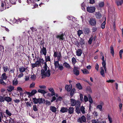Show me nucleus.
<instances>
[{
	"label": "nucleus",
	"mask_w": 123,
	"mask_h": 123,
	"mask_svg": "<svg viewBox=\"0 0 123 123\" xmlns=\"http://www.w3.org/2000/svg\"><path fill=\"white\" fill-rule=\"evenodd\" d=\"M47 68V65L46 63L45 62L44 66L43 67L42 69L41 70V74L42 77L43 78L46 77H49L50 75V70L48 69Z\"/></svg>",
	"instance_id": "obj_1"
},
{
	"label": "nucleus",
	"mask_w": 123,
	"mask_h": 123,
	"mask_svg": "<svg viewBox=\"0 0 123 123\" xmlns=\"http://www.w3.org/2000/svg\"><path fill=\"white\" fill-rule=\"evenodd\" d=\"M70 104L71 106H79L80 105V103L78 100L76 101L75 99L71 98L70 100Z\"/></svg>",
	"instance_id": "obj_2"
},
{
	"label": "nucleus",
	"mask_w": 123,
	"mask_h": 123,
	"mask_svg": "<svg viewBox=\"0 0 123 123\" xmlns=\"http://www.w3.org/2000/svg\"><path fill=\"white\" fill-rule=\"evenodd\" d=\"M36 62L39 66H41V64H45V62H44V60L41 57H39L38 56L36 57Z\"/></svg>",
	"instance_id": "obj_3"
},
{
	"label": "nucleus",
	"mask_w": 123,
	"mask_h": 123,
	"mask_svg": "<svg viewBox=\"0 0 123 123\" xmlns=\"http://www.w3.org/2000/svg\"><path fill=\"white\" fill-rule=\"evenodd\" d=\"M54 65L55 68H58L60 70H62L64 67L62 64H60L58 61H54Z\"/></svg>",
	"instance_id": "obj_4"
},
{
	"label": "nucleus",
	"mask_w": 123,
	"mask_h": 123,
	"mask_svg": "<svg viewBox=\"0 0 123 123\" xmlns=\"http://www.w3.org/2000/svg\"><path fill=\"white\" fill-rule=\"evenodd\" d=\"M64 34L63 32H61L59 33L56 36V37L59 40H64Z\"/></svg>",
	"instance_id": "obj_5"
},
{
	"label": "nucleus",
	"mask_w": 123,
	"mask_h": 123,
	"mask_svg": "<svg viewBox=\"0 0 123 123\" xmlns=\"http://www.w3.org/2000/svg\"><path fill=\"white\" fill-rule=\"evenodd\" d=\"M5 8L4 7V3H1V6L0 7V11H3L5 9H6V8H8L11 6V5H8V4L7 3H5Z\"/></svg>",
	"instance_id": "obj_6"
},
{
	"label": "nucleus",
	"mask_w": 123,
	"mask_h": 123,
	"mask_svg": "<svg viewBox=\"0 0 123 123\" xmlns=\"http://www.w3.org/2000/svg\"><path fill=\"white\" fill-rule=\"evenodd\" d=\"M96 8L94 6L88 7H87L86 9L87 11L89 13H92L94 12Z\"/></svg>",
	"instance_id": "obj_7"
},
{
	"label": "nucleus",
	"mask_w": 123,
	"mask_h": 123,
	"mask_svg": "<svg viewBox=\"0 0 123 123\" xmlns=\"http://www.w3.org/2000/svg\"><path fill=\"white\" fill-rule=\"evenodd\" d=\"M86 117L84 115L82 116L81 117H79L77 120L78 122L80 123H85L86 122Z\"/></svg>",
	"instance_id": "obj_8"
},
{
	"label": "nucleus",
	"mask_w": 123,
	"mask_h": 123,
	"mask_svg": "<svg viewBox=\"0 0 123 123\" xmlns=\"http://www.w3.org/2000/svg\"><path fill=\"white\" fill-rule=\"evenodd\" d=\"M41 50L40 53L41 55H44V56H45L46 55L47 53V50L46 48L43 46V48H42L41 47H40Z\"/></svg>",
	"instance_id": "obj_9"
},
{
	"label": "nucleus",
	"mask_w": 123,
	"mask_h": 123,
	"mask_svg": "<svg viewBox=\"0 0 123 123\" xmlns=\"http://www.w3.org/2000/svg\"><path fill=\"white\" fill-rule=\"evenodd\" d=\"M89 24L92 26H95L96 24V21L95 18H91L89 21Z\"/></svg>",
	"instance_id": "obj_10"
},
{
	"label": "nucleus",
	"mask_w": 123,
	"mask_h": 123,
	"mask_svg": "<svg viewBox=\"0 0 123 123\" xmlns=\"http://www.w3.org/2000/svg\"><path fill=\"white\" fill-rule=\"evenodd\" d=\"M73 73L75 75L78 76L80 74L79 68L74 67L73 69Z\"/></svg>",
	"instance_id": "obj_11"
},
{
	"label": "nucleus",
	"mask_w": 123,
	"mask_h": 123,
	"mask_svg": "<svg viewBox=\"0 0 123 123\" xmlns=\"http://www.w3.org/2000/svg\"><path fill=\"white\" fill-rule=\"evenodd\" d=\"M68 113L69 114H71L74 113V108L73 107H70L68 109Z\"/></svg>",
	"instance_id": "obj_12"
},
{
	"label": "nucleus",
	"mask_w": 123,
	"mask_h": 123,
	"mask_svg": "<svg viewBox=\"0 0 123 123\" xmlns=\"http://www.w3.org/2000/svg\"><path fill=\"white\" fill-rule=\"evenodd\" d=\"M68 111V109L67 108L65 107H62L60 110V112L62 113L67 112Z\"/></svg>",
	"instance_id": "obj_13"
},
{
	"label": "nucleus",
	"mask_w": 123,
	"mask_h": 123,
	"mask_svg": "<svg viewBox=\"0 0 123 123\" xmlns=\"http://www.w3.org/2000/svg\"><path fill=\"white\" fill-rule=\"evenodd\" d=\"M76 55L78 56H80L82 54V51L81 49H78L76 52Z\"/></svg>",
	"instance_id": "obj_14"
},
{
	"label": "nucleus",
	"mask_w": 123,
	"mask_h": 123,
	"mask_svg": "<svg viewBox=\"0 0 123 123\" xmlns=\"http://www.w3.org/2000/svg\"><path fill=\"white\" fill-rule=\"evenodd\" d=\"M65 89L68 92H69L72 89V86L66 85V86Z\"/></svg>",
	"instance_id": "obj_15"
},
{
	"label": "nucleus",
	"mask_w": 123,
	"mask_h": 123,
	"mask_svg": "<svg viewBox=\"0 0 123 123\" xmlns=\"http://www.w3.org/2000/svg\"><path fill=\"white\" fill-rule=\"evenodd\" d=\"M80 105L79 106H76V108L75 111L76 113L78 114L80 113V109L79 108Z\"/></svg>",
	"instance_id": "obj_16"
},
{
	"label": "nucleus",
	"mask_w": 123,
	"mask_h": 123,
	"mask_svg": "<svg viewBox=\"0 0 123 123\" xmlns=\"http://www.w3.org/2000/svg\"><path fill=\"white\" fill-rule=\"evenodd\" d=\"M101 71H100V73L101 74L103 77H104L105 76V72L104 71V68L103 67H101L100 68Z\"/></svg>",
	"instance_id": "obj_17"
},
{
	"label": "nucleus",
	"mask_w": 123,
	"mask_h": 123,
	"mask_svg": "<svg viewBox=\"0 0 123 123\" xmlns=\"http://www.w3.org/2000/svg\"><path fill=\"white\" fill-rule=\"evenodd\" d=\"M4 99L5 100L8 102L11 101L12 100V98L8 97H5L4 98Z\"/></svg>",
	"instance_id": "obj_18"
},
{
	"label": "nucleus",
	"mask_w": 123,
	"mask_h": 123,
	"mask_svg": "<svg viewBox=\"0 0 123 123\" xmlns=\"http://www.w3.org/2000/svg\"><path fill=\"white\" fill-rule=\"evenodd\" d=\"M95 15L96 18L98 19L102 17L101 14L99 12H96Z\"/></svg>",
	"instance_id": "obj_19"
},
{
	"label": "nucleus",
	"mask_w": 123,
	"mask_h": 123,
	"mask_svg": "<svg viewBox=\"0 0 123 123\" xmlns=\"http://www.w3.org/2000/svg\"><path fill=\"white\" fill-rule=\"evenodd\" d=\"M14 87L11 86H10L8 87L7 90L9 92H11L14 90Z\"/></svg>",
	"instance_id": "obj_20"
},
{
	"label": "nucleus",
	"mask_w": 123,
	"mask_h": 123,
	"mask_svg": "<svg viewBox=\"0 0 123 123\" xmlns=\"http://www.w3.org/2000/svg\"><path fill=\"white\" fill-rule=\"evenodd\" d=\"M102 64L103 67L105 69V72L106 73L107 72V68L106 67V63L105 61L103 62Z\"/></svg>",
	"instance_id": "obj_21"
},
{
	"label": "nucleus",
	"mask_w": 123,
	"mask_h": 123,
	"mask_svg": "<svg viewBox=\"0 0 123 123\" xmlns=\"http://www.w3.org/2000/svg\"><path fill=\"white\" fill-rule=\"evenodd\" d=\"M84 32L85 34H88L90 33V29L88 28L85 29L84 30Z\"/></svg>",
	"instance_id": "obj_22"
},
{
	"label": "nucleus",
	"mask_w": 123,
	"mask_h": 123,
	"mask_svg": "<svg viewBox=\"0 0 123 123\" xmlns=\"http://www.w3.org/2000/svg\"><path fill=\"white\" fill-rule=\"evenodd\" d=\"M101 105H98L97 107V109H98L100 111H101L102 110V105H104V103L103 102H102L101 103Z\"/></svg>",
	"instance_id": "obj_23"
},
{
	"label": "nucleus",
	"mask_w": 123,
	"mask_h": 123,
	"mask_svg": "<svg viewBox=\"0 0 123 123\" xmlns=\"http://www.w3.org/2000/svg\"><path fill=\"white\" fill-rule=\"evenodd\" d=\"M18 84V81L17 79L15 78L12 81V85L14 86H17Z\"/></svg>",
	"instance_id": "obj_24"
},
{
	"label": "nucleus",
	"mask_w": 123,
	"mask_h": 123,
	"mask_svg": "<svg viewBox=\"0 0 123 123\" xmlns=\"http://www.w3.org/2000/svg\"><path fill=\"white\" fill-rule=\"evenodd\" d=\"M50 109L52 112L54 113L56 111V108L54 106H51Z\"/></svg>",
	"instance_id": "obj_25"
},
{
	"label": "nucleus",
	"mask_w": 123,
	"mask_h": 123,
	"mask_svg": "<svg viewBox=\"0 0 123 123\" xmlns=\"http://www.w3.org/2000/svg\"><path fill=\"white\" fill-rule=\"evenodd\" d=\"M48 90L52 93V95H55V92L53 89L52 88H49Z\"/></svg>",
	"instance_id": "obj_26"
},
{
	"label": "nucleus",
	"mask_w": 123,
	"mask_h": 123,
	"mask_svg": "<svg viewBox=\"0 0 123 123\" xmlns=\"http://www.w3.org/2000/svg\"><path fill=\"white\" fill-rule=\"evenodd\" d=\"M45 59L46 61V62H47L48 61L50 62V56H49L46 55L45 56Z\"/></svg>",
	"instance_id": "obj_27"
},
{
	"label": "nucleus",
	"mask_w": 123,
	"mask_h": 123,
	"mask_svg": "<svg viewBox=\"0 0 123 123\" xmlns=\"http://www.w3.org/2000/svg\"><path fill=\"white\" fill-rule=\"evenodd\" d=\"M80 111H81V113L83 114H84L85 113V107L83 106H82L80 107Z\"/></svg>",
	"instance_id": "obj_28"
},
{
	"label": "nucleus",
	"mask_w": 123,
	"mask_h": 123,
	"mask_svg": "<svg viewBox=\"0 0 123 123\" xmlns=\"http://www.w3.org/2000/svg\"><path fill=\"white\" fill-rule=\"evenodd\" d=\"M7 78V77L5 73H4L1 75V79L3 80H6Z\"/></svg>",
	"instance_id": "obj_29"
},
{
	"label": "nucleus",
	"mask_w": 123,
	"mask_h": 123,
	"mask_svg": "<svg viewBox=\"0 0 123 123\" xmlns=\"http://www.w3.org/2000/svg\"><path fill=\"white\" fill-rule=\"evenodd\" d=\"M76 86L77 88L79 90H81L82 89V86L80 83L76 84Z\"/></svg>",
	"instance_id": "obj_30"
},
{
	"label": "nucleus",
	"mask_w": 123,
	"mask_h": 123,
	"mask_svg": "<svg viewBox=\"0 0 123 123\" xmlns=\"http://www.w3.org/2000/svg\"><path fill=\"white\" fill-rule=\"evenodd\" d=\"M19 71L21 73H23L25 71V68H24L23 66L20 67L19 68Z\"/></svg>",
	"instance_id": "obj_31"
},
{
	"label": "nucleus",
	"mask_w": 123,
	"mask_h": 123,
	"mask_svg": "<svg viewBox=\"0 0 123 123\" xmlns=\"http://www.w3.org/2000/svg\"><path fill=\"white\" fill-rule=\"evenodd\" d=\"M63 66L67 68H69L70 66L69 64L66 62H65L63 64Z\"/></svg>",
	"instance_id": "obj_32"
},
{
	"label": "nucleus",
	"mask_w": 123,
	"mask_h": 123,
	"mask_svg": "<svg viewBox=\"0 0 123 123\" xmlns=\"http://www.w3.org/2000/svg\"><path fill=\"white\" fill-rule=\"evenodd\" d=\"M44 101L45 100L43 98H38V103L39 104L43 103Z\"/></svg>",
	"instance_id": "obj_33"
},
{
	"label": "nucleus",
	"mask_w": 123,
	"mask_h": 123,
	"mask_svg": "<svg viewBox=\"0 0 123 123\" xmlns=\"http://www.w3.org/2000/svg\"><path fill=\"white\" fill-rule=\"evenodd\" d=\"M75 88H73L70 92V95L71 97H72L75 93Z\"/></svg>",
	"instance_id": "obj_34"
},
{
	"label": "nucleus",
	"mask_w": 123,
	"mask_h": 123,
	"mask_svg": "<svg viewBox=\"0 0 123 123\" xmlns=\"http://www.w3.org/2000/svg\"><path fill=\"white\" fill-rule=\"evenodd\" d=\"M31 67L32 68H34L35 67H39L38 64L36 62L34 63H31Z\"/></svg>",
	"instance_id": "obj_35"
},
{
	"label": "nucleus",
	"mask_w": 123,
	"mask_h": 123,
	"mask_svg": "<svg viewBox=\"0 0 123 123\" xmlns=\"http://www.w3.org/2000/svg\"><path fill=\"white\" fill-rule=\"evenodd\" d=\"M81 71L84 74H87L89 73V71L86 69L81 70Z\"/></svg>",
	"instance_id": "obj_36"
},
{
	"label": "nucleus",
	"mask_w": 123,
	"mask_h": 123,
	"mask_svg": "<svg viewBox=\"0 0 123 123\" xmlns=\"http://www.w3.org/2000/svg\"><path fill=\"white\" fill-rule=\"evenodd\" d=\"M67 18L69 20H72V21L74 20L73 19H74V20H75L76 19V18H75L74 17H72L71 16H68L67 17Z\"/></svg>",
	"instance_id": "obj_37"
},
{
	"label": "nucleus",
	"mask_w": 123,
	"mask_h": 123,
	"mask_svg": "<svg viewBox=\"0 0 123 123\" xmlns=\"http://www.w3.org/2000/svg\"><path fill=\"white\" fill-rule=\"evenodd\" d=\"M27 2L29 4L31 3H34L37 1L36 0H27Z\"/></svg>",
	"instance_id": "obj_38"
},
{
	"label": "nucleus",
	"mask_w": 123,
	"mask_h": 123,
	"mask_svg": "<svg viewBox=\"0 0 123 123\" xmlns=\"http://www.w3.org/2000/svg\"><path fill=\"white\" fill-rule=\"evenodd\" d=\"M110 48L111 53L112 55L113 56L114 54V50L113 47L112 45H111V46Z\"/></svg>",
	"instance_id": "obj_39"
},
{
	"label": "nucleus",
	"mask_w": 123,
	"mask_h": 123,
	"mask_svg": "<svg viewBox=\"0 0 123 123\" xmlns=\"http://www.w3.org/2000/svg\"><path fill=\"white\" fill-rule=\"evenodd\" d=\"M79 43L80 44L82 45L85 44V41L84 40L81 38L79 41Z\"/></svg>",
	"instance_id": "obj_40"
},
{
	"label": "nucleus",
	"mask_w": 123,
	"mask_h": 123,
	"mask_svg": "<svg viewBox=\"0 0 123 123\" xmlns=\"http://www.w3.org/2000/svg\"><path fill=\"white\" fill-rule=\"evenodd\" d=\"M93 39V37L92 36L90 38L88 41V43L90 44H91L92 43Z\"/></svg>",
	"instance_id": "obj_41"
},
{
	"label": "nucleus",
	"mask_w": 123,
	"mask_h": 123,
	"mask_svg": "<svg viewBox=\"0 0 123 123\" xmlns=\"http://www.w3.org/2000/svg\"><path fill=\"white\" fill-rule=\"evenodd\" d=\"M81 6L82 9L83 11H86V10L85 8V5L83 2L81 4Z\"/></svg>",
	"instance_id": "obj_42"
},
{
	"label": "nucleus",
	"mask_w": 123,
	"mask_h": 123,
	"mask_svg": "<svg viewBox=\"0 0 123 123\" xmlns=\"http://www.w3.org/2000/svg\"><path fill=\"white\" fill-rule=\"evenodd\" d=\"M37 92V91L36 90H32L30 94L31 95V96L32 95H34L36 94Z\"/></svg>",
	"instance_id": "obj_43"
},
{
	"label": "nucleus",
	"mask_w": 123,
	"mask_h": 123,
	"mask_svg": "<svg viewBox=\"0 0 123 123\" xmlns=\"http://www.w3.org/2000/svg\"><path fill=\"white\" fill-rule=\"evenodd\" d=\"M62 57L61 53L60 52H59V54H58V56L56 57L57 58L58 61L59 62V61L61 60V58Z\"/></svg>",
	"instance_id": "obj_44"
},
{
	"label": "nucleus",
	"mask_w": 123,
	"mask_h": 123,
	"mask_svg": "<svg viewBox=\"0 0 123 123\" xmlns=\"http://www.w3.org/2000/svg\"><path fill=\"white\" fill-rule=\"evenodd\" d=\"M0 84L4 86L6 85V83L3 80L1 79H0Z\"/></svg>",
	"instance_id": "obj_45"
},
{
	"label": "nucleus",
	"mask_w": 123,
	"mask_h": 123,
	"mask_svg": "<svg viewBox=\"0 0 123 123\" xmlns=\"http://www.w3.org/2000/svg\"><path fill=\"white\" fill-rule=\"evenodd\" d=\"M38 92L43 94H44L46 93V92L44 90L40 89H39L38 91Z\"/></svg>",
	"instance_id": "obj_46"
},
{
	"label": "nucleus",
	"mask_w": 123,
	"mask_h": 123,
	"mask_svg": "<svg viewBox=\"0 0 123 123\" xmlns=\"http://www.w3.org/2000/svg\"><path fill=\"white\" fill-rule=\"evenodd\" d=\"M33 102L35 104H37L38 103V99L36 98H33Z\"/></svg>",
	"instance_id": "obj_47"
},
{
	"label": "nucleus",
	"mask_w": 123,
	"mask_h": 123,
	"mask_svg": "<svg viewBox=\"0 0 123 123\" xmlns=\"http://www.w3.org/2000/svg\"><path fill=\"white\" fill-rule=\"evenodd\" d=\"M54 52L53 56L55 57H56L58 56V54H59V53H58L56 51H55V50H54Z\"/></svg>",
	"instance_id": "obj_48"
},
{
	"label": "nucleus",
	"mask_w": 123,
	"mask_h": 123,
	"mask_svg": "<svg viewBox=\"0 0 123 123\" xmlns=\"http://www.w3.org/2000/svg\"><path fill=\"white\" fill-rule=\"evenodd\" d=\"M105 21H104L103 23L101 24V28L102 29H104L105 28Z\"/></svg>",
	"instance_id": "obj_49"
},
{
	"label": "nucleus",
	"mask_w": 123,
	"mask_h": 123,
	"mask_svg": "<svg viewBox=\"0 0 123 123\" xmlns=\"http://www.w3.org/2000/svg\"><path fill=\"white\" fill-rule=\"evenodd\" d=\"M72 61L73 63V64L74 65L75 64L76 62V60L74 57H73L72 58Z\"/></svg>",
	"instance_id": "obj_50"
},
{
	"label": "nucleus",
	"mask_w": 123,
	"mask_h": 123,
	"mask_svg": "<svg viewBox=\"0 0 123 123\" xmlns=\"http://www.w3.org/2000/svg\"><path fill=\"white\" fill-rule=\"evenodd\" d=\"M6 114L9 116H11L12 115L11 113L7 109L6 110Z\"/></svg>",
	"instance_id": "obj_51"
},
{
	"label": "nucleus",
	"mask_w": 123,
	"mask_h": 123,
	"mask_svg": "<svg viewBox=\"0 0 123 123\" xmlns=\"http://www.w3.org/2000/svg\"><path fill=\"white\" fill-rule=\"evenodd\" d=\"M88 98L89 99V101L90 103L91 104H92L93 103V101L90 96L89 95L88 96Z\"/></svg>",
	"instance_id": "obj_52"
},
{
	"label": "nucleus",
	"mask_w": 123,
	"mask_h": 123,
	"mask_svg": "<svg viewBox=\"0 0 123 123\" xmlns=\"http://www.w3.org/2000/svg\"><path fill=\"white\" fill-rule=\"evenodd\" d=\"M83 32L82 30H79L77 31V34L78 36L79 37L80 36V35L83 34Z\"/></svg>",
	"instance_id": "obj_53"
},
{
	"label": "nucleus",
	"mask_w": 123,
	"mask_h": 123,
	"mask_svg": "<svg viewBox=\"0 0 123 123\" xmlns=\"http://www.w3.org/2000/svg\"><path fill=\"white\" fill-rule=\"evenodd\" d=\"M123 53V49H121L119 51V53L121 58H122V54Z\"/></svg>",
	"instance_id": "obj_54"
},
{
	"label": "nucleus",
	"mask_w": 123,
	"mask_h": 123,
	"mask_svg": "<svg viewBox=\"0 0 123 123\" xmlns=\"http://www.w3.org/2000/svg\"><path fill=\"white\" fill-rule=\"evenodd\" d=\"M31 78L32 80H35L36 79V76L35 75L33 74L31 75Z\"/></svg>",
	"instance_id": "obj_55"
},
{
	"label": "nucleus",
	"mask_w": 123,
	"mask_h": 123,
	"mask_svg": "<svg viewBox=\"0 0 123 123\" xmlns=\"http://www.w3.org/2000/svg\"><path fill=\"white\" fill-rule=\"evenodd\" d=\"M15 70V69L13 68L11 69L10 70V71H9V73L10 72L11 74H12L13 75H14V71Z\"/></svg>",
	"instance_id": "obj_56"
},
{
	"label": "nucleus",
	"mask_w": 123,
	"mask_h": 123,
	"mask_svg": "<svg viewBox=\"0 0 123 123\" xmlns=\"http://www.w3.org/2000/svg\"><path fill=\"white\" fill-rule=\"evenodd\" d=\"M3 68L5 72H6L7 71L8 69V68L7 66L4 67Z\"/></svg>",
	"instance_id": "obj_57"
},
{
	"label": "nucleus",
	"mask_w": 123,
	"mask_h": 123,
	"mask_svg": "<svg viewBox=\"0 0 123 123\" xmlns=\"http://www.w3.org/2000/svg\"><path fill=\"white\" fill-rule=\"evenodd\" d=\"M99 6L100 7H102L104 6V3L103 2H101L99 3Z\"/></svg>",
	"instance_id": "obj_58"
},
{
	"label": "nucleus",
	"mask_w": 123,
	"mask_h": 123,
	"mask_svg": "<svg viewBox=\"0 0 123 123\" xmlns=\"http://www.w3.org/2000/svg\"><path fill=\"white\" fill-rule=\"evenodd\" d=\"M116 3L117 6H119L122 5L120 1H117L116 2Z\"/></svg>",
	"instance_id": "obj_59"
},
{
	"label": "nucleus",
	"mask_w": 123,
	"mask_h": 123,
	"mask_svg": "<svg viewBox=\"0 0 123 123\" xmlns=\"http://www.w3.org/2000/svg\"><path fill=\"white\" fill-rule=\"evenodd\" d=\"M33 110L35 111H37V105H33Z\"/></svg>",
	"instance_id": "obj_60"
},
{
	"label": "nucleus",
	"mask_w": 123,
	"mask_h": 123,
	"mask_svg": "<svg viewBox=\"0 0 123 123\" xmlns=\"http://www.w3.org/2000/svg\"><path fill=\"white\" fill-rule=\"evenodd\" d=\"M35 83L33 82L32 83L30 84V87L31 88H33L35 87Z\"/></svg>",
	"instance_id": "obj_61"
},
{
	"label": "nucleus",
	"mask_w": 123,
	"mask_h": 123,
	"mask_svg": "<svg viewBox=\"0 0 123 123\" xmlns=\"http://www.w3.org/2000/svg\"><path fill=\"white\" fill-rule=\"evenodd\" d=\"M108 117L109 120V121H110V123H111L112 122V119L111 117L109 115H108Z\"/></svg>",
	"instance_id": "obj_62"
},
{
	"label": "nucleus",
	"mask_w": 123,
	"mask_h": 123,
	"mask_svg": "<svg viewBox=\"0 0 123 123\" xmlns=\"http://www.w3.org/2000/svg\"><path fill=\"white\" fill-rule=\"evenodd\" d=\"M95 69L98 71V68H99V65L98 64L96 63V64L95 67Z\"/></svg>",
	"instance_id": "obj_63"
},
{
	"label": "nucleus",
	"mask_w": 123,
	"mask_h": 123,
	"mask_svg": "<svg viewBox=\"0 0 123 123\" xmlns=\"http://www.w3.org/2000/svg\"><path fill=\"white\" fill-rule=\"evenodd\" d=\"M16 0H11L10 2L13 4L15 5L16 4Z\"/></svg>",
	"instance_id": "obj_64"
}]
</instances>
